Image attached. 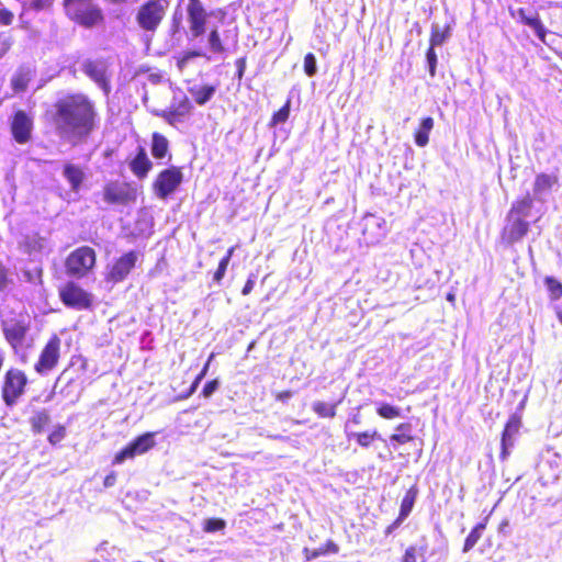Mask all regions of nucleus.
<instances>
[{"instance_id":"1","label":"nucleus","mask_w":562,"mask_h":562,"mask_svg":"<svg viewBox=\"0 0 562 562\" xmlns=\"http://www.w3.org/2000/svg\"><path fill=\"white\" fill-rule=\"evenodd\" d=\"M43 119L61 142L72 147L87 143L100 124L95 101L80 91L57 98L44 111Z\"/></svg>"},{"instance_id":"2","label":"nucleus","mask_w":562,"mask_h":562,"mask_svg":"<svg viewBox=\"0 0 562 562\" xmlns=\"http://www.w3.org/2000/svg\"><path fill=\"white\" fill-rule=\"evenodd\" d=\"M532 205L533 199L529 194L513 202L501 231V239L505 245H514L527 236L530 225L526 218L530 215Z\"/></svg>"},{"instance_id":"3","label":"nucleus","mask_w":562,"mask_h":562,"mask_svg":"<svg viewBox=\"0 0 562 562\" xmlns=\"http://www.w3.org/2000/svg\"><path fill=\"white\" fill-rule=\"evenodd\" d=\"M66 16L74 23L92 29L104 23L102 9L93 0H63Z\"/></svg>"},{"instance_id":"4","label":"nucleus","mask_w":562,"mask_h":562,"mask_svg":"<svg viewBox=\"0 0 562 562\" xmlns=\"http://www.w3.org/2000/svg\"><path fill=\"white\" fill-rule=\"evenodd\" d=\"M170 0H145L136 9L135 23L146 33H155L165 21Z\"/></svg>"},{"instance_id":"5","label":"nucleus","mask_w":562,"mask_h":562,"mask_svg":"<svg viewBox=\"0 0 562 562\" xmlns=\"http://www.w3.org/2000/svg\"><path fill=\"white\" fill-rule=\"evenodd\" d=\"M31 327L30 316L25 312L9 311L1 318V329L5 341L13 348H21Z\"/></svg>"},{"instance_id":"6","label":"nucleus","mask_w":562,"mask_h":562,"mask_svg":"<svg viewBox=\"0 0 562 562\" xmlns=\"http://www.w3.org/2000/svg\"><path fill=\"white\" fill-rule=\"evenodd\" d=\"M97 265V252L90 246H80L68 254L65 271L68 277L82 279L88 277Z\"/></svg>"},{"instance_id":"7","label":"nucleus","mask_w":562,"mask_h":562,"mask_svg":"<svg viewBox=\"0 0 562 562\" xmlns=\"http://www.w3.org/2000/svg\"><path fill=\"white\" fill-rule=\"evenodd\" d=\"M29 385V378L24 370L10 367L3 374L1 381V398L3 403L12 407L25 394Z\"/></svg>"},{"instance_id":"8","label":"nucleus","mask_w":562,"mask_h":562,"mask_svg":"<svg viewBox=\"0 0 562 562\" xmlns=\"http://www.w3.org/2000/svg\"><path fill=\"white\" fill-rule=\"evenodd\" d=\"M58 297L66 307L77 311H89L94 304L93 294L74 280L58 286Z\"/></svg>"},{"instance_id":"9","label":"nucleus","mask_w":562,"mask_h":562,"mask_svg":"<svg viewBox=\"0 0 562 562\" xmlns=\"http://www.w3.org/2000/svg\"><path fill=\"white\" fill-rule=\"evenodd\" d=\"M138 188L128 181L110 180L102 188V199L108 205L127 206L136 203Z\"/></svg>"},{"instance_id":"10","label":"nucleus","mask_w":562,"mask_h":562,"mask_svg":"<svg viewBox=\"0 0 562 562\" xmlns=\"http://www.w3.org/2000/svg\"><path fill=\"white\" fill-rule=\"evenodd\" d=\"M211 15L212 11L207 10L202 0H186L184 18L192 38H199L206 33Z\"/></svg>"},{"instance_id":"11","label":"nucleus","mask_w":562,"mask_h":562,"mask_svg":"<svg viewBox=\"0 0 562 562\" xmlns=\"http://www.w3.org/2000/svg\"><path fill=\"white\" fill-rule=\"evenodd\" d=\"M183 181V172L178 166H170L161 170L153 181V191L160 200L173 194Z\"/></svg>"},{"instance_id":"12","label":"nucleus","mask_w":562,"mask_h":562,"mask_svg":"<svg viewBox=\"0 0 562 562\" xmlns=\"http://www.w3.org/2000/svg\"><path fill=\"white\" fill-rule=\"evenodd\" d=\"M61 339L57 334H53L42 348L34 370L38 374H44L55 369L60 359Z\"/></svg>"},{"instance_id":"13","label":"nucleus","mask_w":562,"mask_h":562,"mask_svg":"<svg viewBox=\"0 0 562 562\" xmlns=\"http://www.w3.org/2000/svg\"><path fill=\"white\" fill-rule=\"evenodd\" d=\"M155 432H144L137 436L134 440L128 442L123 449L115 453L112 464H121L126 460L134 459L136 456L144 454L151 450L155 442Z\"/></svg>"},{"instance_id":"14","label":"nucleus","mask_w":562,"mask_h":562,"mask_svg":"<svg viewBox=\"0 0 562 562\" xmlns=\"http://www.w3.org/2000/svg\"><path fill=\"white\" fill-rule=\"evenodd\" d=\"M137 261V251L130 250L127 252H124L119 258H116L114 262L110 266L105 274V281L113 284L124 281L132 272V270L135 268Z\"/></svg>"},{"instance_id":"15","label":"nucleus","mask_w":562,"mask_h":562,"mask_svg":"<svg viewBox=\"0 0 562 562\" xmlns=\"http://www.w3.org/2000/svg\"><path fill=\"white\" fill-rule=\"evenodd\" d=\"M82 71L103 91H110V74L108 59H87L82 64Z\"/></svg>"},{"instance_id":"16","label":"nucleus","mask_w":562,"mask_h":562,"mask_svg":"<svg viewBox=\"0 0 562 562\" xmlns=\"http://www.w3.org/2000/svg\"><path fill=\"white\" fill-rule=\"evenodd\" d=\"M10 131L18 144H26L32 138V117L23 110L15 111L10 122Z\"/></svg>"},{"instance_id":"17","label":"nucleus","mask_w":562,"mask_h":562,"mask_svg":"<svg viewBox=\"0 0 562 562\" xmlns=\"http://www.w3.org/2000/svg\"><path fill=\"white\" fill-rule=\"evenodd\" d=\"M521 427V416L517 413L509 416L501 437V459L505 460L509 454V448L514 445V436Z\"/></svg>"},{"instance_id":"18","label":"nucleus","mask_w":562,"mask_h":562,"mask_svg":"<svg viewBox=\"0 0 562 562\" xmlns=\"http://www.w3.org/2000/svg\"><path fill=\"white\" fill-rule=\"evenodd\" d=\"M153 168L144 147L139 146L135 157L130 161V169L135 177L144 179Z\"/></svg>"},{"instance_id":"19","label":"nucleus","mask_w":562,"mask_h":562,"mask_svg":"<svg viewBox=\"0 0 562 562\" xmlns=\"http://www.w3.org/2000/svg\"><path fill=\"white\" fill-rule=\"evenodd\" d=\"M559 182V178L555 175L539 172L536 175L532 192L537 200H540L541 195L550 192Z\"/></svg>"},{"instance_id":"20","label":"nucleus","mask_w":562,"mask_h":562,"mask_svg":"<svg viewBox=\"0 0 562 562\" xmlns=\"http://www.w3.org/2000/svg\"><path fill=\"white\" fill-rule=\"evenodd\" d=\"M517 14H518L519 21L522 24L531 27L535 31L537 37L542 43H546L547 29H546L544 24L542 23L540 15L537 12H535L532 15H527V12L524 8H519L517 10Z\"/></svg>"},{"instance_id":"21","label":"nucleus","mask_w":562,"mask_h":562,"mask_svg":"<svg viewBox=\"0 0 562 562\" xmlns=\"http://www.w3.org/2000/svg\"><path fill=\"white\" fill-rule=\"evenodd\" d=\"M33 79V71L24 66H21L11 77L10 83L14 93L25 92L30 82Z\"/></svg>"},{"instance_id":"22","label":"nucleus","mask_w":562,"mask_h":562,"mask_svg":"<svg viewBox=\"0 0 562 562\" xmlns=\"http://www.w3.org/2000/svg\"><path fill=\"white\" fill-rule=\"evenodd\" d=\"M192 110L190 101L186 98L177 106L161 111L158 115L161 116L168 124L175 125L180 117L188 115Z\"/></svg>"},{"instance_id":"23","label":"nucleus","mask_w":562,"mask_h":562,"mask_svg":"<svg viewBox=\"0 0 562 562\" xmlns=\"http://www.w3.org/2000/svg\"><path fill=\"white\" fill-rule=\"evenodd\" d=\"M63 175L69 182L71 190L78 192L85 180V172L82 169L75 164L67 162L64 165Z\"/></svg>"},{"instance_id":"24","label":"nucleus","mask_w":562,"mask_h":562,"mask_svg":"<svg viewBox=\"0 0 562 562\" xmlns=\"http://www.w3.org/2000/svg\"><path fill=\"white\" fill-rule=\"evenodd\" d=\"M435 121L431 116L420 120L418 127L414 132L415 144L418 147H425L429 143V133L434 128Z\"/></svg>"},{"instance_id":"25","label":"nucleus","mask_w":562,"mask_h":562,"mask_svg":"<svg viewBox=\"0 0 562 562\" xmlns=\"http://www.w3.org/2000/svg\"><path fill=\"white\" fill-rule=\"evenodd\" d=\"M339 552V547L337 543H335L333 540H327L322 547L317 549H303V554L305 558V561H312L315 560L322 555L326 554H337Z\"/></svg>"},{"instance_id":"26","label":"nucleus","mask_w":562,"mask_h":562,"mask_svg":"<svg viewBox=\"0 0 562 562\" xmlns=\"http://www.w3.org/2000/svg\"><path fill=\"white\" fill-rule=\"evenodd\" d=\"M169 151V142L160 133L154 132L151 135V155L156 159H164Z\"/></svg>"},{"instance_id":"27","label":"nucleus","mask_w":562,"mask_h":562,"mask_svg":"<svg viewBox=\"0 0 562 562\" xmlns=\"http://www.w3.org/2000/svg\"><path fill=\"white\" fill-rule=\"evenodd\" d=\"M390 439L397 445L412 442L415 439V436L412 434L411 423H401L396 425L395 432L390 436Z\"/></svg>"},{"instance_id":"28","label":"nucleus","mask_w":562,"mask_h":562,"mask_svg":"<svg viewBox=\"0 0 562 562\" xmlns=\"http://www.w3.org/2000/svg\"><path fill=\"white\" fill-rule=\"evenodd\" d=\"M417 495H418V488L416 485H412L406 491V493L401 502V507H400V512H398V516H401V518L406 519L408 517V515L412 513L415 501L417 498Z\"/></svg>"},{"instance_id":"29","label":"nucleus","mask_w":562,"mask_h":562,"mask_svg":"<svg viewBox=\"0 0 562 562\" xmlns=\"http://www.w3.org/2000/svg\"><path fill=\"white\" fill-rule=\"evenodd\" d=\"M50 423V415L46 409L36 411L30 418L31 429L34 434H41Z\"/></svg>"},{"instance_id":"30","label":"nucleus","mask_w":562,"mask_h":562,"mask_svg":"<svg viewBox=\"0 0 562 562\" xmlns=\"http://www.w3.org/2000/svg\"><path fill=\"white\" fill-rule=\"evenodd\" d=\"M486 520L487 519L476 524L471 529L470 533L468 535V537L465 538L464 543H463L462 551L464 553L471 551L475 547V544L479 542V540L482 538V532L486 528Z\"/></svg>"},{"instance_id":"31","label":"nucleus","mask_w":562,"mask_h":562,"mask_svg":"<svg viewBox=\"0 0 562 562\" xmlns=\"http://www.w3.org/2000/svg\"><path fill=\"white\" fill-rule=\"evenodd\" d=\"M347 437L355 438L356 442L359 447L368 449L372 446L374 440L379 439V434L376 430H363L358 432L347 434Z\"/></svg>"},{"instance_id":"32","label":"nucleus","mask_w":562,"mask_h":562,"mask_svg":"<svg viewBox=\"0 0 562 562\" xmlns=\"http://www.w3.org/2000/svg\"><path fill=\"white\" fill-rule=\"evenodd\" d=\"M216 88L214 86H202L190 89V93L192 94L194 101L199 105H204L206 102L211 100L213 94L215 93Z\"/></svg>"},{"instance_id":"33","label":"nucleus","mask_w":562,"mask_h":562,"mask_svg":"<svg viewBox=\"0 0 562 562\" xmlns=\"http://www.w3.org/2000/svg\"><path fill=\"white\" fill-rule=\"evenodd\" d=\"M312 409L318 417L334 418L337 414V404L316 401L313 403Z\"/></svg>"},{"instance_id":"34","label":"nucleus","mask_w":562,"mask_h":562,"mask_svg":"<svg viewBox=\"0 0 562 562\" xmlns=\"http://www.w3.org/2000/svg\"><path fill=\"white\" fill-rule=\"evenodd\" d=\"M549 297L551 301H559L562 299V283L552 276H547L543 279Z\"/></svg>"},{"instance_id":"35","label":"nucleus","mask_w":562,"mask_h":562,"mask_svg":"<svg viewBox=\"0 0 562 562\" xmlns=\"http://www.w3.org/2000/svg\"><path fill=\"white\" fill-rule=\"evenodd\" d=\"M209 48L213 54H224L226 48L223 44L221 34L216 27L212 29L207 34Z\"/></svg>"},{"instance_id":"36","label":"nucleus","mask_w":562,"mask_h":562,"mask_svg":"<svg viewBox=\"0 0 562 562\" xmlns=\"http://www.w3.org/2000/svg\"><path fill=\"white\" fill-rule=\"evenodd\" d=\"M376 414L383 419H395L401 417V408L389 403H381L376 407Z\"/></svg>"},{"instance_id":"37","label":"nucleus","mask_w":562,"mask_h":562,"mask_svg":"<svg viewBox=\"0 0 562 562\" xmlns=\"http://www.w3.org/2000/svg\"><path fill=\"white\" fill-rule=\"evenodd\" d=\"M450 36L449 26L446 27L445 31H440L437 27H432L429 36V47L436 48L446 42V40Z\"/></svg>"},{"instance_id":"38","label":"nucleus","mask_w":562,"mask_h":562,"mask_svg":"<svg viewBox=\"0 0 562 562\" xmlns=\"http://www.w3.org/2000/svg\"><path fill=\"white\" fill-rule=\"evenodd\" d=\"M202 56H204V53L200 49L186 50L177 57V67L180 71H182L191 59Z\"/></svg>"},{"instance_id":"39","label":"nucleus","mask_w":562,"mask_h":562,"mask_svg":"<svg viewBox=\"0 0 562 562\" xmlns=\"http://www.w3.org/2000/svg\"><path fill=\"white\" fill-rule=\"evenodd\" d=\"M290 104H291V101L288 100L282 108H280L277 112H274L272 114V117H271V121L269 124L271 127L288 121L289 115H290Z\"/></svg>"},{"instance_id":"40","label":"nucleus","mask_w":562,"mask_h":562,"mask_svg":"<svg viewBox=\"0 0 562 562\" xmlns=\"http://www.w3.org/2000/svg\"><path fill=\"white\" fill-rule=\"evenodd\" d=\"M226 521L223 518H209L204 521L203 530L205 532H216L224 530Z\"/></svg>"},{"instance_id":"41","label":"nucleus","mask_w":562,"mask_h":562,"mask_svg":"<svg viewBox=\"0 0 562 562\" xmlns=\"http://www.w3.org/2000/svg\"><path fill=\"white\" fill-rule=\"evenodd\" d=\"M66 437V427L57 425L48 435L47 440L52 446H57Z\"/></svg>"},{"instance_id":"42","label":"nucleus","mask_w":562,"mask_h":562,"mask_svg":"<svg viewBox=\"0 0 562 562\" xmlns=\"http://www.w3.org/2000/svg\"><path fill=\"white\" fill-rule=\"evenodd\" d=\"M11 283L12 279L10 277V271L7 266L0 261V292L5 291Z\"/></svg>"},{"instance_id":"43","label":"nucleus","mask_w":562,"mask_h":562,"mask_svg":"<svg viewBox=\"0 0 562 562\" xmlns=\"http://www.w3.org/2000/svg\"><path fill=\"white\" fill-rule=\"evenodd\" d=\"M304 71L310 77H313L317 71L316 58L313 53H307L304 56Z\"/></svg>"},{"instance_id":"44","label":"nucleus","mask_w":562,"mask_h":562,"mask_svg":"<svg viewBox=\"0 0 562 562\" xmlns=\"http://www.w3.org/2000/svg\"><path fill=\"white\" fill-rule=\"evenodd\" d=\"M426 59H427V64H428V68H429V75H430V77L434 78L436 76L437 60H438L435 48L428 47V49L426 52Z\"/></svg>"},{"instance_id":"45","label":"nucleus","mask_w":562,"mask_h":562,"mask_svg":"<svg viewBox=\"0 0 562 562\" xmlns=\"http://www.w3.org/2000/svg\"><path fill=\"white\" fill-rule=\"evenodd\" d=\"M55 1L56 0H30L29 8L36 12L44 11L50 9Z\"/></svg>"},{"instance_id":"46","label":"nucleus","mask_w":562,"mask_h":562,"mask_svg":"<svg viewBox=\"0 0 562 562\" xmlns=\"http://www.w3.org/2000/svg\"><path fill=\"white\" fill-rule=\"evenodd\" d=\"M228 265L229 263L226 262V259L220 260L218 266L213 273V281L215 283L220 284L222 282V280L225 277V273L227 271Z\"/></svg>"},{"instance_id":"47","label":"nucleus","mask_w":562,"mask_h":562,"mask_svg":"<svg viewBox=\"0 0 562 562\" xmlns=\"http://www.w3.org/2000/svg\"><path fill=\"white\" fill-rule=\"evenodd\" d=\"M14 21V14L7 8H0V26H9Z\"/></svg>"},{"instance_id":"48","label":"nucleus","mask_w":562,"mask_h":562,"mask_svg":"<svg viewBox=\"0 0 562 562\" xmlns=\"http://www.w3.org/2000/svg\"><path fill=\"white\" fill-rule=\"evenodd\" d=\"M246 65H247V58L245 56L239 57L235 60V66L237 68L236 77L239 81L244 78Z\"/></svg>"},{"instance_id":"49","label":"nucleus","mask_w":562,"mask_h":562,"mask_svg":"<svg viewBox=\"0 0 562 562\" xmlns=\"http://www.w3.org/2000/svg\"><path fill=\"white\" fill-rule=\"evenodd\" d=\"M218 389V381L217 380H211L205 383V385L202 389V395L204 397H210L216 390Z\"/></svg>"},{"instance_id":"50","label":"nucleus","mask_w":562,"mask_h":562,"mask_svg":"<svg viewBox=\"0 0 562 562\" xmlns=\"http://www.w3.org/2000/svg\"><path fill=\"white\" fill-rule=\"evenodd\" d=\"M416 553H417L416 547H414V546L408 547L402 557V562H416Z\"/></svg>"},{"instance_id":"51","label":"nucleus","mask_w":562,"mask_h":562,"mask_svg":"<svg viewBox=\"0 0 562 562\" xmlns=\"http://www.w3.org/2000/svg\"><path fill=\"white\" fill-rule=\"evenodd\" d=\"M11 41L9 37L0 34V58H2L10 49Z\"/></svg>"},{"instance_id":"52","label":"nucleus","mask_w":562,"mask_h":562,"mask_svg":"<svg viewBox=\"0 0 562 562\" xmlns=\"http://www.w3.org/2000/svg\"><path fill=\"white\" fill-rule=\"evenodd\" d=\"M254 286H255V276L250 274L241 289V294L245 296L249 295L251 293V291L254 290Z\"/></svg>"},{"instance_id":"53","label":"nucleus","mask_w":562,"mask_h":562,"mask_svg":"<svg viewBox=\"0 0 562 562\" xmlns=\"http://www.w3.org/2000/svg\"><path fill=\"white\" fill-rule=\"evenodd\" d=\"M404 520V518L397 516L396 519L385 528L384 533L386 536H390L395 529H397L402 525Z\"/></svg>"},{"instance_id":"54","label":"nucleus","mask_w":562,"mask_h":562,"mask_svg":"<svg viewBox=\"0 0 562 562\" xmlns=\"http://www.w3.org/2000/svg\"><path fill=\"white\" fill-rule=\"evenodd\" d=\"M117 475L114 471H111L109 474L105 475L103 480V486L104 487H112L116 483Z\"/></svg>"},{"instance_id":"55","label":"nucleus","mask_w":562,"mask_h":562,"mask_svg":"<svg viewBox=\"0 0 562 562\" xmlns=\"http://www.w3.org/2000/svg\"><path fill=\"white\" fill-rule=\"evenodd\" d=\"M292 395H293L292 391H290V390H284V391L278 392V393L276 394V398H277L278 401H282V402H284V401H286L288 398H290Z\"/></svg>"},{"instance_id":"56","label":"nucleus","mask_w":562,"mask_h":562,"mask_svg":"<svg viewBox=\"0 0 562 562\" xmlns=\"http://www.w3.org/2000/svg\"><path fill=\"white\" fill-rule=\"evenodd\" d=\"M234 252H235V246H232L227 249L225 256L222 259H226V262L229 263Z\"/></svg>"},{"instance_id":"57","label":"nucleus","mask_w":562,"mask_h":562,"mask_svg":"<svg viewBox=\"0 0 562 562\" xmlns=\"http://www.w3.org/2000/svg\"><path fill=\"white\" fill-rule=\"evenodd\" d=\"M200 381L195 380L193 381V383L191 384L188 393L186 394V397L190 396L191 394H193L199 385Z\"/></svg>"},{"instance_id":"58","label":"nucleus","mask_w":562,"mask_h":562,"mask_svg":"<svg viewBox=\"0 0 562 562\" xmlns=\"http://www.w3.org/2000/svg\"><path fill=\"white\" fill-rule=\"evenodd\" d=\"M207 368H209V362H206L202 369V371L195 376V380L200 381L204 378V375L206 374V371H207Z\"/></svg>"},{"instance_id":"59","label":"nucleus","mask_w":562,"mask_h":562,"mask_svg":"<svg viewBox=\"0 0 562 562\" xmlns=\"http://www.w3.org/2000/svg\"><path fill=\"white\" fill-rule=\"evenodd\" d=\"M351 422L355 424V425H359L361 423V417L359 414H356L352 416L351 418Z\"/></svg>"},{"instance_id":"60","label":"nucleus","mask_w":562,"mask_h":562,"mask_svg":"<svg viewBox=\"0 0 562 562\" xmlns=\"http://www.w3.org/2000/svg\"><path fill=\"white\" fill-rule=\"evenodd\" d=\"M108 1L111 3H114V4H122V3H125L127 0H108Z\"/></svg>"},{"instance_id":"61","label":"nucleus","mask_w":562,"mask_h":562,"mask_svg":"<svg viewBox=\"0 0 562 562\" xmlns=\"http://www.w3.org/2000/svg\"><path fill=\"white\" fill-rule=\"evenodd\" d=\"M79 359L82 362V369H86L87 368V360L85 358H82V357H79Z\"/></svg>"},{"instance_id":"62","label":"nucleus","mask_w":562,"mask_h":562,"mask_svg":"<svg viewBox=\"0 0 562 562\" xmlns=\"http://www.w3.org/2000/svg\"><path fill=\"white\" fill-rule=\"evenodd\" d=\"M453 296L451 294L448 295V300H452Z\"/></svg>"}]
</instances>
